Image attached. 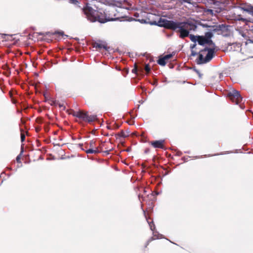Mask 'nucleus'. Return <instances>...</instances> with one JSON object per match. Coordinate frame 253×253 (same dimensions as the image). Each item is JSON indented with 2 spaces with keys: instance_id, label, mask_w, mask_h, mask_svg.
Wrapping results in <instances>:
<instances>
[{
  "instance_id": "obj_1",
  "label": "nucleus",
  "mask_w": 253,
  "mask_h": 253,
  "mask_svg": "<svg viewBox=\"0 0 253 253\" xmlns=\"http://www.w3.org/2000/svg\"><path fill=\"white\" fill-rule=\"evenodd\" d=\"M160 22H162V23H160L159 26L179 32L180 33L179 37L181 39L188 37L190 31H195L197 29L196 24L191 21L174 22L172 20L163 19Z\"/></svg>"
},
{
  "instance_id": "obj_2",
  "label": "nucleus",
  "mask_w": 253,
  "mask_h": 253,
  "mask_svg": "<svg viewBox=\"0 0 253 253\" xmlns=\"http://www.w3.org/2000/svg\"><path fill=\"white\" fill-rule=\"evenodd\" d=\"M82 10L86 15L87 19L91 22L98 21L101 23L107 22V18L105 11L102 12L101 11L95 10L88 6H86L83 8Z\"/></svg>"
},
{
  "instance_id": "obj_3",
  "label": "nucleus",
  "mask_w": 253,
  "mask_h": 253,
  "mask_svg": "<svg viewBox=\"0 0 253 253\" xmlns=\"http://www.w3.org/2000/svg\"><path fill=\"white\" fill-rule=\"evenodd\" d=\"M214 49L205 48L200 52L196 60L197 64H205L210 62L213 57Z\"/></svg>"
},
{
  "instance_id": "obj_4",
  "label": "nucleus",
  "mask_w": 253,
  "mask_h": 253,
  "mask_svg": "<svg viewBox=\"0 0 253 253\" xmlns=\"http://www.w3.org/2000/svg\"><path fill=\"white\" fill-rule=\"evenodd\" d=\"M106 22L115 21L119 19L117 16V10L115 7H111L105 10Z\"/></svg>"
},
{
  "instance_id": "obj_5",
  "label": "nucleus",
  "mask_w": 253,
  "mask_h": 253,
  "mask_svg": "<svg viewBox=\"0 0 253 253\" xmlns=\"http://www.w3.org/2000/svg\"><path fill=\"white\" fill-rule=\"evenodd\" d=\"M227 96L232 102L236 104H239L242 100V97L239 92L235 90L229 92Z\"/></svg>"
},
{
  "instance_id": "obj_6",
  "label": "nucleus",
  "mask_w": 253,
  "mask_h": 253,
  "mask_svg": "<svg viewBox=\"0 0 253 253\" xmlns=\"http://www.w3.org/2000/svg\"><path fill=\"white\" fill-rule=\"evenodd\" d=\"M165 143L164 140H159L151 141L150 144L155 148L164 149L165 148Z\"/></svg>"
},
{
  "instance_id": "obj_7",
  "label": "nucleus",
  "mask_w": 253,
  "mask_h": 253,
  "mask_svg": "<svg viewBox=\"0 0 253 253\" xmlns=\"http://www.w3.org/2000/svg\"><path fill=\"white\" fill-rule=\"evenodd\" d=\"M87 112H84L82 110H80L78 111V113H76V117L79 118L82 121L86 122V120L87 119Z\"/></svg>"
},
{
  "instance_id": "obj_8",
  "label": "nucleus",
  "mask_w": 253,
  "mask_h": 253,
  "mask_svg": "<svg viewBox=\"0 0 253 253\" xmlns=\"http://www.w3.org/2000/svg\"><path fill=\"white\" fill-rule=\"evenodd\" d=\"M197 41L200 45H204L206 43L210 44L212 42V41H208V39L205 38L204 36H198Z\"/></svg>"
},
{
  "instance_id": "obj_9",
  "label": "nucleus",
  "mask_w": 253,
  "mask_h": 253,
  "mask_svg": "<svg viewBox=\"0 0 253 253\" xmlns=\"http://www.w3.org/2000/svg\"><path fill=\"white\" fill-rule=\"evenodd\" d=\"M92 46L94 48H96V49H101V48H104L106 50H108L109 47L107 46V44L105 43H99L97 42H93L92 43Z\"/></svg>"
},
{
  "instance_id": "obj_10",
  "label": "nucleus",
  "mask_w": 253,
  "mask_h": 253,
  "mask_svg": "<svg viewBox=\"0 0 253 253\" xmlns=\"http://www.w3.org/2000/svg\"><path fill=\"white\" fill-rule=\"evenodd\" d=\"M208 27L210 28V30L214 32L221 31L222 30V28H224V26L222 25H214V26H209Z\"/></svg>"
},
{
  "instance_id": "obj_11",
  "label": "nucleus",
  "mask_w": 253,
  "mask_h": 253,
  "mask_svg": "<svg viewBox=\"0 0 253 253\" xmlns=\"http://www.w3.org/2000/svg\"><path fill=\"white\" fill-rule=\"evenodd\" d=\"M87 119L86 120V122L87 123H91L92 122H94L96 120H97V116L93 115H88V113L87 114L86 116Z\"/></svg>"
},
{
  "instance_id": "obj_12",
  "label": "nucleus",
  "mask_w": 253,
  "mask_h": 253,
  "mask_svg": "<svg viewBox=\"0 0 253 253\" xmlns=\"http://www.w3.org/2000/svg\"><path fill=\"white\" fill-rule=\"evenodd\" d=\"M85 152L87 154H98L100 153V151L99 150L98 148H95V149H93V148H89L85 150Z\"/></svg>"
},
{
  "instance_id": "obj_13",
  "label": "nucleus",
  "mask_w": 253,
  "mask_h": 253,
  "mask_svg": "<svg viewBox=\"0 0 253 253\" xmlns=\"http://www.w3.org/2000/svg\"><path fill=\"white\" fill-rule=\"evenodd\" d=\"M241 8L244 11H246L253 15V6H247L246 7H242Z\"/></svg>"
},
{
  "instance_id": "obj_14",
  "label": "nucleus",
  "mask_w": 253,
  "mask_h": 253,
  "mask_svg": "<svg viewBox=\"0 0 253 253\" xmlns=\"http://www.w3.org/2000/svg\"><path fill=\"white\" fill-rule=\"evenodd\" d=\"M167 62V60L164 58V57L159 58L157 61V63L161 66H165Z\"/></svg>"
},
{
  "instance_id": "obj_15",
  "label": "nucleus",
  "mask_w": 253,
  "mask_h": 253,
  "mask_svg": "<svg viewBox=\"0 0 253 253\" xmlns=\"http://www.w3.org/2000/svg\"><path fill=\"white\" fill-rule=\"evenodd\" d=\"M95 143L96 141L94 140H91L89 141V143H86V145H89L90 148H93V149H95L96 148L95 147Z\"/></svg>"
},
{
  "instance_id": "obj_16",
  "label": "nucleus",
  "mask_w": 253,
  "mask_h": 253,
  "mask_svg": "<svg viewBox=\"0 0 253 253\" xmlns=\"http://www.w3.org/2000/svg\"><path fill=\"white\" fill-rule=\"evenodd\" d=\"M118 135L120 137L125 138L128 136L129 132H128L126 133L123 130H122L121 132L118 133Z\"/></svg>"
},
{
  "instance_id": "obj_17",
  "label": "nucleus",
  "mask_w": 253,
  "mask_h": 253,
  "mask_svg": "<svg viewBox=\"0 0 253 253\" xmlns=\"http://www.w3.org/2000/svg\"><path fill=\"white\" fill-rule=\"evenodd\" d=\"M213 35L210 32H208L205 33V38L208 39V41H211V38L212 37Z\"/></svg>"
},
{
  "instance_id": "obj_18",
  "label": "nucleus",
  "mask_w": 253,
  "mask_h": 253,
  "mask_svg": "<svg viewBox=\"0 0 253 253\" xmlns=\"http://www.w3.org/2000/svg\"><path fill=\"white\" fill-rule=\"evenodd\" d=\"M69 2L77 6H79L80 2L79 0H69Z\"/></svg>"
},
{
  "instance_id": "obj_19",
  "label": "nucleus",
  "mask_w": 253,
  "mask_h": 253,
  "mask_svg": "<svg viewBox=\"0 0 253 253\" xmlns=\"http://www.w3.org/2000/svg\"><path fill=\"white\" fill-rule=\"evenodd\" d=\"M148 224L149 225V226H150V228L151 230H152V231L154 230L155 227V224H154L153 221H148Z\"/></svg>"
},
{
  "instance_id": "obj_20",
  "label": "nucleus",
  "mask_w": 253,
  "mask_h": 253,
  "mask_svg": "<svg viewBox=\"0 0 253 253\" xmlns=\"http://www.w3.org/2000/svg\"><path fill=\"white\" fill-rule=\"evenodd\" d=\"M173 55L172 54H167V55H166L165 56H164V58L167 60V61L168 62V60H169V59H170L171 58H172L173 57Z\"/></svg>"
},
{
  "instance_id": "obj_21",
  "label": "nucleus",
  "mask_w": 253,
  "mask_h": 253,
  "mask_svg": "<svg viewBox=\"0 0 253 253\" xmlns=\"http://www.w3.org/2000/svg\"><path fill=\"white\" fill-rule=\"evenodd\" d=\"M138 71V67L136 63H135L134 65V68L132 70V72L135 74H137Z\"/></svg>"
},
{
  "instance_id": "obj_22",
  "label": "nucleus",
  "mask_w": 253,
  "mask_h": 253,
  "mask_svg": "<svg viewBox=\"0 0 253 253\" xmlns=\"http://www.w3.org/2000/svg\"><path fill=\"white\" fill-rule=\"evenodd\" d=\"M190 39L192 42H196V41H197V37L195 36L194 35H190Z\"/></svg>"
},
{
  "instance_id": "obj_23",
  "label": "nucleus",
  "mask_w": 253,
  "mask_h": 253,
  "mask_svg": "<svg viewBox=\"0 0 253 253\" xmlns=\"http://www.w3.org/2000/svg\"><path fill=\"white\" fill-rule=\"evenodd\" d=\"M144 69L147 73H149L151 70V68L149 64L145 65Z\"/></svg>"
},
{
  "instance_id": "obj_24",
  "label": "nucleus",
  "mask_w": 253,
  "mask_h": 253,
  "mask_svg": "<svg viewBox=\"0 0 253 253\" xmlns=\"http://www.w3.org/2000/svg\"><path fill=\"white\" fill-rule=\"evenodd\" d=\"M49 103L52 106H56L57 105L58 102L56 101V100H51L50 102Z\"/></svg>"
},
{
  "instance_id": "obj_25",
  "label": "nucleus",
  "mask_w": 253,
  "mask_h": 253,
  "mask_svg": "<svg viewBox=\"0 0 253 253\" xmlns=\"http://www.w3.org/2000/svg\"><path fill=\"white\" fill-rule=\"evenodd\" d=\"M181 3H187L189 4H192V0H181Z\"/></svg>"
},
{
  "instance_id": "obj_26",
  "label": "nucleus",
  "mask_w": 253,
  "mask_h": 253,
  "mask_svg": "<svg viewBox=\"0 0 253 253\" xmlns=\"http://www.w3.org/2000/svg\"><path fill=\"white\" fill-rule=\"evenodd\" d=\"M70 114L72 115L73 116L76 117V113H78V111H75L73 110H71L70 112L69 113Z\"/></svg>"
},
{
  "instance_id": "obj_27",
  "label": "nucleus",
  "mask_w": 253,
  "mask_h": 253,
  "mask_svg": "<svg viewBox=\"0 0 253 253\" xmlns=\"http://www.w3.org/2000/svg\"><path fill=\"white\" fill-rule=\"evenodd\" d=\"M25 134L21 132V140L22 142H23L25 141Z\"/></svg>"
},
{
  "instance_id": "obj_28",
  "label": "nucleus",
  "mask_w": 253,
  "mask_h": 253,
  "mask_svg": "<svg viewBox=\"0 0 253 253\" xmlns=\"http://www.w3.org/2000/svg\"><path fill=\"white\" fill-rule=\"evenodd\" d=\"M36 122H37V123H38L39 124H41L42 122V118H38L36 119Z\"/></svg>"
},
{
  "instance_id": "obj_29",
  "label": "nucleus",
  "mask_w": 253,
  "mask_h": 253,
  "mask_svg": "<svg viewBox=\"0 0 253 253\" xmlns=\"http://www.w3.org/2000/svg\"><path fill=\"white\" fill-rule=\"evenodd\" d=\"M207 11L210 13V14H213V10L212 9H208L207 10Z\"/></svg>"
},
{
  "instance_id": "obj_30",
  "label": "nucleus",
  "mask_w": 253,
  "mask_h": 253,
  "mask_svg": "<svg viewBox=\"0 0 253 253\" xmlns=\"http://www.w3.org/2000/svg\"><path fill=\"white\" fill-rule=\"evenodd\" d=\"M238 20H240V21H243V22H245V21H247V20L245 19V18H238Z\"/></svg>"
},
{
  "instance_id": "obj_31",
  "label": "nucleus",
  "mask_w": 253,
  "mask_h": 253,
  "mask_svg": "<svg viewBox=\"0 0 253 253\" xmlns=\"http://www.w3.org/2000/svg\"><path fill=\"white\" fill-rule=\"evenodd\" d=\"M111 150V149L107 150L106 151H103V152L104 153H106V154H109L110 153V151Z\"/></svg>"
},
{
  "instance_id": "obj_32",
  "label": "nucleus",
  "mask_w": 253,
  "mask_h": 253,
  "mask_svg": "<svg viewBox=\"0 0 253 253\" xmlns=\"http://www.w3.org/2000/svg\"><path fill=\"white\" fill-rule=\"evenodd\" d=\"M16 161L17 162L20 163V157L19 156H18L16 158Z\"/></svg>"
},
{
  "instance_id": "obj_33",
  "label": "nucleus",
  "mask_w": 253,
  "mask_h": 253,
  "mask_svg": "<svg viewBox=\"0 0 253 253\" xmlns=\"http://www.w3.org/2000/svg\"><path fill=\"white\" fill-rule=\"evenodd\" d=\"M221 11V8H218L216 10H215V12H217V13H219Z\"/></svg>"
},
{
  "instance_id": "obj_34",
  "label": "nucleus",
  "mask_w": 253,
  "mask_h": 253,
  "mask_svg": "<svg viewBox=\"0 0 253 253\" xmlns=\"http://www.w3.org/2000/svg\"><path fill=\"white\" fill-rule=\"evenodd\" d=\"M143 68L142 67L138 68V71H140V72H143Z\"/></svg>"
},
{
  "instance_id": "obj_35",
  "label": "nucleus",
  "mask_w": 253,
  "mask_h": 253,
  "mask_svg": "<svg viewBox=\"0 0 253 253\" xmlns=\"http://www.w3.org/2000/svg\"><path fill=\"white\" fill-rule=\"evenodd\" d=\"M196 44L195 43L193 45H191L190 47H191V48L193 49L196 46Z\"/></svg>"
},
{
  "instance_id": "obj_36",
  "label": "nucleus",
  "mask_w": 253,
  "mask_h": 253,
  "mask_svg": "<svg viewBox=\"0 0 253 253\" xmlns=\"http://www.w3.org/2000/svg\"><path fill=\"white\" fill-rule=\"evenodd\" d=\"M57 105H58L59 107H60V108H61L62 107H63V104H61L60 103H59L58 102Z\"/></svg>"
},
{
  "instance_id": "obj_37",
  "label": "nucleus",
  "mask_w": 253,
  "mask_h": 253,
  "mask_svg": "<svg viewBox=\"0 0 253 253\" xmlns=\"http://www.w3.org/2000/svg\"><path fill=\"white\" fill-rule=\"evenodd\" d=\"M213 3L214 4H218V3H219V1H216L214 2Z\"/></svg>"
},
{
  "instance_id": "obj_38",
  "label": "nucleus",
  "mask_w": 253,
  "mask_h": 253,
  "mask_svg": "<svg viewBox=\"0 0 253 253\" xmlns=\"http://www.w3.org/2000/svg\"><path fill=\"white\" fill-rule=\"evenodd\" d=\"M36 131H37V132H38V131L40 130V128H39L37 127V128H36Z\"/></svg>"
},
{
  "instance_id": "obj_39",
  "label": "nucleus",
  "mask_w": 253,
  "mask_h": 253,
  "mask_svg": "<svg viewBox=\"0 0 253 253\" xmlns=\"http://www.w3.org/2000/svg\"><path fill=\"white\" fill-rule=\"evenodd\" d=\"M9 94H10V96H11V95H12V93H11V92H9Z\"/></svg>"
},
{
  "instance_id": "obj_40",
  "label": "nucleus",
  "mask_w": 253,
  "mask_h": 253,
  "mask_svg": "<svg viewBox=\"0 0 253 253\" xmlns=\"http://www.w3.org/2000/svg\"><path fill=\"white\" fill-rule=\"evenodd\" d=\"M192 54L193 55H195L196 54V53H193V52H192Z\"/></svg>"
},
{
  "instance_id": "obj_41",
  "label": "nucleus",
  "mask_w": 253,
  "mask_h": 253,
  "mask_svg": "<svg viewBox=\"0 0 253 253\" xmlns=\"http://www.w3.org/2000/svg\"><path fill=\"white\" fill-rule=\"evenodd\" d=\"M43 95H44V96L45 98H46V94H45V93H44V94H43Z\"/></svg>"
},
{
  "instance_id": "obj_42",
  "label": "nucleus",
  "mask_w": 253,
  "mask_h": 253,
  "mask_svg": "<svg viewBox=\"0 0 253 253\" xmlns=\"http://www.w3.org/2000/svg\"><path fill=\"white\" fill-rule=\"evenodd\" d=\"M99 148L100 149V150H99L100 151V152L101 151V147H99Z\"/></svg>"
},
{
  "instance_id": "obj_43",
  "label": "nucleus",
  "mask_w": 253,
  "mask_h": 253,
  "mask_svg": "<svg viewBox=\"0 0 253 253\" xmlns=\"http://www.w3.org/2000/svg\"><path fill=\"white\" fill-rule=\"evenodd\" d=\"M59 34H61V35H62V33H61V32H59L58 33Z\"/></svg>"
},
{
  "instance_id": "obj_44",
  "label": "nucleus",
  "mask_w": 253,
  "mask_h": 253,
  "mask_svg": "<svg viewBox=\"0 0 253 253\" xmlns=\"http://www.w3.org/2000/svg\"><path fill=\"white\" fill-rule=\"evenodd\" d=\"M251 42H252V43H253V41H251Z\"/></svg>"
}]
</instances>
